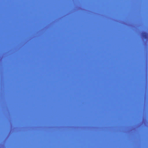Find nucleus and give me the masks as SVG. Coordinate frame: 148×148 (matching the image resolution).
<instances>
[{"instance_id": "nucleus-1", "label": "nucleus", "mask_w": 148, "mask_h": 148, "mask_svg": "<svg viewBox=\"0 0 148 148\" xmlns=\"http://www.w3.org/2000/svg\"><path fill=\"white\" fill-rule=\"evenodd\" d=\"M142 36L145 38H146L147 37V34L146 33H142Z\"/></svg>"}]
</instances>
